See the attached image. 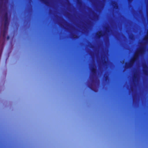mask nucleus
<instances>
[{
  "label": "nucleus",
  "instance_id": "nucleus-1",
  "mask_svg": "<svg viewBox=\"0 0 148 148\" xmlns=\"http://www.w3.org/2000/svg\"><path fill=\"white\" fill-rule=\"evenodd\" d=\"M144 52L145 51L143 48H140L135 53L134 57L132 59L129 64H126L125 68H129L132 67L134 63L138 59L139 56L143 54Z\"/></svg>",
  "mask_w": 148,
  "mask_h": 148
},
{
  "label": "nucleus",
  "instance_id": "nucleus-17",
  "mask_svg": "<svg viewBox=\"0 0 148 148\" xmlns=\"http://www.w3.org/2000/svg\"><path fill=\"white\" fill-rule=\"evenodd\" d=\"M26 1H27V0H26Z\"/></svg>",
  "mask_w": 148,
  "mask_h": 148
},
{
  "label": "nucleus",
  "instance_id": "nucleus-16",
  "mask_svg": "<svg viewBox=\"0 0 148 148\" xmlns=\"http://www.w3.org/2000/svg\"><path fill=\"white\" fill-rule=\"evenodd\" d=\"M9 36H7V39L8 40V39H9Z\"/></svg>",
  "mask_w": 148,
  "mask_h": 148
},
{
  "label": "nucleus",
  "instance_id": "nucleus-14",
  "mask_svg": "<svg viewBox=\"0 0 148 148\" xmlns=\"http://www.w3.org/2000/svg\"><path fill=\"white\" fill-rule=\"evenodd\" d=\"M145 40L146 41H147L148 40V37H146L145 39Z\"/></svg>",
  "mask_w": 148,
  "mask_h": 148
},
{
  "label": "nucleus",
  "instance_id": "nucleus-9",
  "mask_svg": "<svg viewBox=\"0 0 148 148\" xmlns=\"http://www.w3.org/2000/svg\"><path fill=\"white\" fill-rule=\"evenodd\" d=\"M106 31L108 32H110V29H109L108 27H107L106 28Z\"/></svg>",
  "mask_w": 148,
  "mask_h": 148
},
{
  "label": "nucleus",
  "instance_id": "nucleus-3",
  "mask_svg": "<svg viewBox=\"0 0 148 148\" xmlns=\"http://www.w3.org/2000/svg\"><path fill=\"white\" fill-rule=\"evenodd\" d=\"M143 71L144 74L145 75H148V71L147 70L148 68L146 64L144 65L143 66Z\"/></svg>",
  "mask_w": 148,
  "mask_h": 148
},
{
  "label": "nucleus",
  "instance_id": "nucleus-15",
  "mask_svg": "<svg viewBox=\"0 0 148 148\" xmlns=\"http://www.w3.org/2000/svg\"><path fill=\"white\" fill-rule=\"evenodd\" d=\"M108 79V77L107 76H106L105 77V80L106 81H107Z\"/></svg>",
  "mask_w": 148,
  "mask_h": 148
},
{
  "label": "nucleus",
  "instance_id": "nucleus-11",
  "mask_svg": "<svg viewBox=\"0 0 148 148\" xmlns=\"http://www.w3.org/2000/svg\"><path fill=\"white\" fill-rule=\"evenodd\" d=\"M26 12H28L27 4V3H26Z\"/></svg>",
  "mask_w": 148,
  "mask_h": 148
},
{
  "label": "nucleus",
  "instance_id": "nucleus-10",
  "mask_svg": "<svg viewBox=\"0 0 148 148\" xmlns=\"http://www.w3.org/2000/svg\"><path fill=\"white\" fill-rule=\"evenodd\" d=\"M134 79L135 80H136L137 79V76L136 75L134 74Z\"/></svg>",
  "mask_w": 148,
  "mask_h": 148
},
{
  "label": "nucleus",
  "instance_id": "nucleus-8",
  "mask_svg": "<svg viewBox=\"0 0 148 148\" xmlns=\"http://www.w3.org/2000/svg\"><path fill=\"white\" fill-rule=\"evenodd\" d=\"M89 88L91 90H93V88L92 86V85L89 86Z\"/></svg>",
  "mask_w": 148,
  "mask_h": 148
},
{
  "label": "nucleus",
  "instance_id": "nucleus-7",
  "mask_svg": "<svg viewBox=\"0 0 148 148\" xmlns=\"http://www.w3.org/2000/svg\"><path fill=\"white\" fill-rule=\"evenodd\" d=\"M45 5H47L49 4V2L45 0H40Z\"/></svg>",
  "mask_w": 148,
  "mask_h": 148
},
{
  "label": "nucleus",
  "instance_id": "nucleus-4",
  "mask_svg": "<svg viewBox=\"0 0 148 148\" xmlns=\"http://www.w3.org/2000/svg\"><path fill=\"white\" fill-rule=\"evenodd\" d=\"M8 29V27H6L5 28L4 27V29L2 32V36L4 38H5Z\"/></svg>",
  "mask_w": 148,
  "mask_h": 148
},
{
  "label": "nucleus",
  "instance_id": "nucleus-13",
  "mask_svg": "<svg viewBox=\"0 0 148 148\" xmlns=\"http://www.w3.org/2000/svg\"><path fill=\"white\" fill-rule=\"evenodd\" d=\"M77 0V3L79 4H80L81 3V2L80 1V0Z\"/></svg>",
  "mask_w": 148,
  "mask_h": 148
},
{
  "label": "nucleus",
  "instance_id": "nucleus-6",
  "mask_svg": "<svg viewBox=\"0 0 148 148\" xmlns=\"http://www.w3.org/2000/svg\"><path fill=\"white\" fill-rule=\"evenodd\" d=\"M91 71L93 75H95L97 72V69L96 68L93 67L91 69Z\"/></svg>",
  "mask_w": 148,
  "mask_h": 148
},
{
  "label": "nucleus",
  "instance_id": "nucleus-2",
  "mask_svg": "<svg viewBox=\"0 0 148 148\" xmlns=\"http://www.w3.org/2000/svg\"><path fill=\"white\" fill-rule=\"evenodd\" d=\"M4 17L5 19L4 25V27H5V28L6 27H8V13L7 12L5 13Z\"/></svg>",
  "mask_w": 148,
  "mask_h": 148
},
{
  "label": "nucleus",
  "instance_id": "nucleus-12",
  "mask_svg": "<svg viewBox=\"0 0 148 148\" xmlns=\"http://www.w3.org/2000/svg\"><path fill=\"white\" fill-rule=\"evenodd\" d=\"M73 37L74 38H77V36L76 35H73Z\"/></svg>",
  "mask_w": 148,
  "mask_h": 148
},
{
  "label": "nucleus",
  "instance_id": "nucleus-5",
  "mask_svg": "<svg viewBox=\"0 0 148 148\" xmlns=\"http://www.w3.org/2000/svg\"><path fill=\"white\" fill-rule=\"evenodd\" d=\"M96 35L97 38H99L103 36V34L101 32H99Z\"/></svg>",
  "mask_w": 148,
  "mask_h": 148
}]
</instances>
